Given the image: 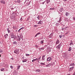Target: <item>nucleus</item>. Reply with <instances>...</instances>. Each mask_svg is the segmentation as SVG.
Instances as JSON below:
<instances>
[{
    "mask_svg": "<svg viewBox=\"0 0 75 75\" xmlns=\"http://www.w3.org/2000/svg\"><path fill=\"white\" fill-rule=\"evenodd\" d=\"M14 52L16 54H19V50L16 49L14 51Z\"/></svg>",
    "mask_w": 75,
    "mask_h": 75,
    "instance_id": "nucleus-1",
    "label": "nucleus"
},
{
    "mask_svg": "<svg viewBox=\"0 0 75 75\" xmlns=\"http://www.w3.org/2000/svg\"><path fill=\"white\" fill-rule=\"evenodd\" d=\"M11 19H13V18H15V15H14V14H12L11 16Z\"/></svg>",
    "mask_w": 75,
    "mask_h": 75,
    "instance_id": "nucleus-2",
    "label": "nucleus"
},
{
    "mask_svg": "<svg viewBox=\"0 0 75 75\" xmlns=\"http://www.w3.org/2000/svg\"><path fill=\"white\" fill-rule=\"evenodd\" d=\"M11 37L12 38H16V36L14 35V34L12 33L11 35Z\"/></svg>",
    "mask_w": 75,
    "mask_h": 75,
    "instance_id": "nucleus-3",
    "label": "nucleus"
},
{
    "mask_svg": "<svg viewBox=\"0 0 75 75\" xmlns=\"http://www.w3.org/2000/svg\"><path fill=\"white\" fill-rule=\"evenodd\" d=\"M61 45L60 44L58 45V46L56 47V48L57 49H58V50H59L60 49V48H61Z\"/></svg>",
    "mask_w": 75,
    "mask_h": 75,
    "instance_id": "nucleus-4",
    "label": "nucleus"
},
{
    "mask_svg": "<svg viewBox=\"0 0 75 75\" xmlns=\"http://www.w3.org/2000/svg\"><path fill=\"white\" fill-rule=\"evenodd\" d=\"M37 60L38 62H39V60H38V58H36V59H33V60H32V62H34V61H35Z\"/></svg>",
    "mask_w": 75,
    "mask_h": 75,
    "instance_id": "nucleus-5",
    "label": "nucleus"
},
{
    "mask_svg": "<svg viewBox=\"0 0 75 75\" xmlns=\"http://www.w3.org/2000/svg\"><path fill=\"white\" fill-rule=\"evenodd\" d=\"M52 60V58L51 57H49L47 59V61H51Z\"/></svg>",
    "mask_w": 75,
    "mask_h": 75,
    "instance_id": "nucleus-6",
    "label": "nucleus"
},
{
    "mask_svg": "<svg viewBox=\"0 0 75 75\" xmlns=\"http://www.w3.org/2000/svg\"><path fill=\"white\" fill-rule=\"evenodd\" d=\"M27 61H28L27 59H23L22 61V62H27Z\"/></svg>",
    "mask_w": 75,
    "mask_h": 75,
    "instance_id": "nucleus-7",
    "label": "nucleus"
},
{
    "mask_svg": "<svg viewBox=\"0 0 75 75\" xmlns=\"http://www.w3.org/2000/svg\"><path fill=\"white\" fill-rule=\"evenodd\" d=\"M71 42L70 43V45H71V46H72V47H73V45H74V44H73V42H72V40H71Z\"/></svg>",
    "mask_w": 75,
    "mask_h": 75,
    "instance_id": "nucleus-8",
    "label": "nucleus"
},
{
    "mask_svg": "<svg viewBox=\"0 0 75 75\" xmlns=\"http://www.w3.org/2000/svg\"><path fill=\"white\" fill-rule=\"evenodd\" d=\"M42 24V21H40L38 23V24Z\"/></svg>",
    "mask_w": 75,
    "mask_h": 75,
    "instance_id": "nucleus-9",
    "label": "nucleus"
},
{
    "mask_svg": "<svg viewBox=\"0 0 75 75\" xmlns=\"http://www.w3.org/2000/svg\"><path fill=\"white\" fill-rule=\"evenodd\" d=\"M8 34H6L4 35V37L5 38H7L8 37Z\"/></svg>",
    "mask_w": 75,
    "mask_h": 75,
    "instance_id": "nucleus-10",
    "label": "nucleus"
},
{
    "mask_svg": "<svg viewBox=\"0 0 75 75\" xmlns=\"http://www.w3.org/2000/svg\"><path fill=\"white\" fill-rule=\"evenodd\" d=\"M45 55H43L42 56V59L43 60H45Z\"/></svg>",
    "mask_w": 75,
    "mask_h": 75,
    "instance_id": "nucleus-11",
    "label": "nucleus"
},
{
    "mask_svg": "<svg viewBox=\"0 0 75 75\" xmlns=\"http://www.w3.org/2000/svg\"><path fill=\"white\" fill-rule=\"evenodd\" d=\"M45 63H42V62H41L40 63V65H45Z\"/></svg>",
    "mask_w": 75,
    "mask_h": 75,
    "instance_id": "nucleus-12",
    "label": "nucleus"
},
{
    "mask_svg": "<svg viewBox=\"0 0 75 75\" xmlns=\"http://www.w3.org/2000/svg\"><path fill=\"white\" fill-rule=\"evenodd\" d=\"M1 3H3V4H5L6 3L5 2V1H1Z\"/></svg>",
    "mask_w": 75,
    "mask_h": 75,
    "instance_id": "nucleus-13",
    "label": "nucleus"
},
{
    "mask_svg": "<svg viewBox=\"0 0 75 75\" xmlns=\"http://www.w3.org/2000/svg\"><path fill=\"white\" fill-rule=\"evenodd\" d=\"M59 42V40H57L56 42V44H58Z\"/></svg>",
    "mask_w": 75,
    "mask_h": 75,
    "instance_id": "nucleus-14",
    "label": "nucleus"
},
{
    "mask_svg": "<svg viewBox=\"0 0 75 75\" xmlns=\"http://www.w3.org/2000/svg\"><path fill=\"white\" fill-rule=\"evenodd\" d=\"M39 34H40V33H37L35 36V37H36L38 35H39Z\"/></svg>",
    "mask_w": 75,
    "mask_h": 75,
    "instance_id": "nucleus-15",
    "label": "nucleus"
},
{
    "mask_svg": "<svg viewBox=\"0 0 75 75\" xmlns=\"http://www.w3.org/2000/svg\"><path fill=\"white\" fill-rule=\"evenodd\" d=\"M36 72H40V71H41V70H40L38 69H37V70H36Z\"/></svg>",
    "mask_w": 75,
    "mask_h": 75,
    "instance_id": "nucleus-16",
    "label": "nucleus"
},
{
    "mask_svg": "<svg viewBox=\"0 0 75 75\" xmlns=\"http://www.w3.org/2000/svg\"><path fill=\"white\" fill-rule=\"evenodd\" d=\"M66 16H69V13L67 12L66 13Z\"/></svg>",
    "mask_w": 75,
    "mask_h": 75,
    "instance_id": "nucleus-17",
    "label": "nucleus"
},
{
    "mask_svg": "<svg viewBox=\"0 0 75 75\" xmlns=\"http://www.w3.org/2000/svg\"><path fill=\"white\" fill-rule=\"evenodd\" d=\"M18 3H21V1L20 0H18L17 1Z\"/></svg>",
    "mask_w": 75,
    "mask_h": 75,
    "instance_id": "nucleus-18",
    "label": "nucleus"
},
{
    "mask_svg": "<svg viewBox=\"0 0 75 75\" xmlns=\"http://www.w3.org/2000/svg\"><path fill=\"white\" fill-rule=\"evenodd\" d=\"M17 36L18 37V38H19V40H21V37L20 36H19L18 35Z\"/></svg>",
    "mask_w": 75,
    "mask_h": 75,
    "instance_id": "nucleus-19",
    "label": "nucleus"
},
{
    "mask_svg": "<svg viewBox=\"0 0 75 75\" xmlns=\"http://www.w3.org/2000/svg\"><path fill=\"white\" fill-rule=\"evenodd\" d=\"M17 42L15 41V42H13V44H17Z\"/></svg>",
    "mask_w": 75,
    "mask_h": 75,
    "instance_id": "nucleus-20",
    "label": "nucleus"
},
{
    "mask_svg": "<svg viewBox=\"0 0 75 75\" xmlns=\"http://www.w3.org/2000/svg\"><path fill=\"white\" fill-rule=\"evenodd\" d=\"M21 67V66H17V69H20V67Z\"/></svg>",
    "mask_w": 75,
    "mask_h": 75,
    "instance_id": "nucleus-21",
    "label": "nucleus"
},
{
    "mask_svg": "<svg viewBox=\"0 0 75 75\" xmlns=\"http://www.w3.org/2000/svg\"><path fill=\"white\" fill-rule=\"evenodd\" d=\"M50 2V0H47V3H49V2Z\"/></svg>",
    "mask_w": 75,
    "mask_h": 75,
    "instance_id": "nucleus-22",
    "label": "nucleus"
},
{
    "mask_svg": "<svg viewBox=\"0 0 75 75\" xmlns=\"http://www.w3.org/2000/svg\"><path fill=\"white\" fill-rule=\"evenodd\" d=\"M70 65L71 66H73V65H74V63H71L70 64Z\"/></svg>",
    "mask_w": 75,
    "mask_h": 75,
    "instance_id": "nucleus-23",
    "label": "nucleus"
},
{
    "mask_svg": "<svg viewBox=\"0 0 75 75\" xmlns=\"http://www.w3.org/2000/svg\"><path fill=\"white\" fill-rule=\"evenodd\" d=\"M46 67H50V64H48L47 65H46Z\"/></svg>",
    "mask_w": 75,
    "mask_h": 75,
    "instance_id": "nucleus-24",
    "label": "nucleus"
},
{
    "mask_svg": "<svg viewBox=\"0 0 75 75\" xmlns=\"http://www.w3.org/2000/svg\"><path fill=\"white\" fill-rule=\"evenodd\" d=\"M4 70V68H2L1 69V71H3Z\"/></svg>",
    "mask_w": 75,
    "mask_h": 75,
    "instance_id": "nucleus-25",
    "label": "nucleus"
},
{
    "mask_svg": "<svg viewBox=\"0 0 75 75\" xmlns=\"http://www.w3.org/2000/svg\"><path fill=\"white\" fill-rule=\"evenodd\" d=\"M29 55H30L29 54H26V56L27 57H28V56H29Z\"/></svg>",
    "mask_w": 75,
    "mask_h": 75,
    "instance_id": "nucleus-26",
    "label": "nucleus"
},
{
    "mask_svg": "<svg viewBox=\"0 0 75 75\" xmlns=\"http://www.w3.org/2000/svg\"><path fill=\"white\" fill-rule=\"evenodd\" d=\"M40 42L41 44H43V43L44 42V41H43V40H41Z\"/></svg>",
    "mask_w": 75,
    "mask_h": 75,
    "instance_id": "nucleus-27",
    "label": "nucleus"
},
{
    "mask_svg": "<svg viewBox=\"0 0 75 75\" xmlns=\"http://www.w3.org/2000/svg\"><path fill=\"white\" fill-rule=\"evenodd\" d=\"M35 47H36V48H39V46H38V45H36Z\"/></svg>",
    "mask_w": 75,
    "mask_h": 75,
    "instance_id": "nucleus-28",
    "label": "nucleus"
},
{
    "mask_svg": "<svg viewBox=\"0 0 75 75\" xmlns=\"http://www.w3.org/2000/svg\"><path fill=\"white\" fill-rule=\"evenodd\" d=\"M71 50V47L69 48V50H68L69 51H70Z\"/></svg>",
    "mask_w": 75,
    "mask_h": 75,
    "instance_id": "nucleus-29",
    "label": "nucleus"
},
{
    "mask_svg": "<svg viewBox=\"0 0 75 75\" xmlns=\"http://www.w3.org/2000/svg\"><path fill=\"white\" fill-rule=\"evenodd\" d=\"M10 68H11V69H13V67L12 66H11Z\"/></svg>",
    "mask_w": 75,
    "mask_h": 75,
    "instance_id": "nucleus-30",
    "label": "nucleus"
},
{
    "mask_svg": "<svg viewBox=\"0 0 75 75\" xmlns=\"http://www.w3.org/2000/svg\"><path fill=\"white\" fill-rule=\"evenodd\" d=\"M40 16H38L37 17V18L38 19V20H40Z\"/></svg>",
    "mask_w": 75,
    "mask_h": 75,
    "instance_id": "nucleus-31",
    "label": "nucleus"
},
{
    "mask_svg": "<svg viewBox=\"0 0 75 75\" xmlns=\"http://www.w3.org/2000/svg\"><path fill=\"white\" fill-rule=\"evenodd\" d=\"M24 28L23 27H22L19 30H23V29Z\"/></svg>",
    "mask_w": 75,
    "mask_h": 75,
    "instance_id": "nucleus-32",
    "label": "nucleus"
},
{
    "mask_svg": "<svg viewBox=\"0 0 75 75\" xmlns=\"http://www.w3.org/2000/svg\"><path fill=\"white\" fill-rule=\"evenodd\" d=\"M20 20L21 21H23V18H21Z\"/></svg>",
    "mask_w": 75,
    "mask_h": 75,
    "instance_id": "nucleus-33",
    "label": "nucleus"
},
{
    "mask_svg": "<svg viewBox=\"0 0 75 75\" xmlns=\"http://www.w3.org/2000/svg\"><path fill=\"white\" fill-rule=\"evenodd\" d=\"M74 67H71L70 68V69H71L72 70V69H74Z\"/></svg>",
    "mask_w": 75,
    "mask_h": 75,
    "instance_id": "nucleus-34",
    "label": "nucleus"
},
{
    "mask_svg": "<svg viewBox=\"0 0 75 75\" xmlns=\"http://www.w3.org/2000/svg\"><path fill=\"white\" fill-rule=\"evenodd\" d=\"M50 10H54V8H50Z\"/></svg>",
    "mask_w": 75,
    "mask_h": 75,
    "instance_id": "nucleus-35",
    "label": "nucleus"
},
{
    "mask_svg": "<svg viewBox=\"0 0 75 75\" xmlns=\"http://www.w3.org/2000/svg\"><path fill=\"white\" fill-rule=\"evenodd\" d=\"M0 52L1 53H2V52H3V51H2V50H0Z\"/></svg>",
    "mask_w": 75,
    "mask_h": 75,
    "instance_id": "nucleus-36",
    "label": "nucleus"
},
{
    "mask_svg": "<svg viewBox=\"0 0 75 75\" xmlns=\"http://www.w3.org/2000/svg\"><path fill=\"white\" fill-rule=\"evenodd\" d=\"M73 20H75V16L74 17H73Z\"/></svg>",
    "mask_w": 75,
    "mask_h": 75,
    "instance_id": "nucleus-37",
    "label": "nucleus"
},
{
    "mask_svg": "<svg viewBox=\"0 0 75 75\" xmlns=\"http://www.w3.org/2000/svg\"><path fill=\"white\" fill-rule=\"evenodd\" d=\"M59 37L60 38H62V36H61V35H59Z\"/></svg>",
    "mask_w": 75,
    "mask_h": 75,
    "instance_id": "nucleus-38",
    "label": "nucleus"
},
{
    "mask_svg": "<svg viewBox=\"0 0 75 75\" xmlns=\"http://www.w3.org/2000/svg\"><path fill=\"white\" fill-rule=\"evenodd\" d=\"M8 33H10V30H8Z\"/></svg>",
    "mask_w": 75,
    "mask_h": 75,
    "instance_id": "nucleus-39",
    "label": "nucleus"
},
{
    "mask_svg": "<svg viewBox=\"0 0 75 75\" xmlns=\"http://www.w3.org/2000/svg\"><path fill=\"white\" fill-rule=\"evenodd\" d=\"M34 27H37V25H35L34 26Z\"/></svg>",
    "mask_w": 75,
    "mask_h": 75,
    "instance_id": "nucleus-40",
    "label": "nucleus"
},
{
    "mask_svg": "<svg viewBox=\"0 0 75 75\" xmlns=\"http://www.w3.org/2000/svg\"><path fill=\"white\" fill-rule=\"evenodd\" d=\"M73 75H75V72H74V74H73Z\"/></svg>",
    "mask_w": 75,
    "mask_h": 75,
    "instance_id": "nucleus-41",
    "label": "nucleus"
},
{
    "mask_svg": "<svg viewBox=\"0 0 75 75\" xmlns=\"http://www.w3.org/2000/svg\"><path fill=\"white\" fill-rule=\"evenodd\" d=\"M15 3H17V1H15Z\"/></svg>",
    "mask_w": 75,
    "mask_h": 75,
    "instance_id": "nucleus-42",
    "label": "nucleus"
},
{
    "mask_svg": "<svg viewBox=\"0 0 75 75\" xmlns=\"http://www.w3.org/2000/svg\"><path fill=\"white\" fill-rule=\"evenodd\" d=\"M64 30V28L62 29V31H63Z\"/></svg>",
    "mask_w": 75,
    "mask_h": 75,
    "instance_id": "nucleus-43",
    "label": "nucleus"
},
{
    "mask_svg": "<svg viewBox=\"0 0 75 75\" xmlns=\"http://www.w3.org/2000/svg\"><path fill=\"white\" fill-rule=\"evenodd\" d=\"M20 29L18 30V32H20Z\"/></svg>",
    "mask_w": 75,
    "mask_h": 75,
    "instance_id": "nucleus-44",
    "label": "nucleus"
},
{
    "mask_svg": "<svg viewBox=\"0 0 75 75\" xmlns=\"http://www.w3.org/2000/svg\"><path fill=\"white\" fill-rule=\"evenodd\" d=\"M62 10H63V8H61Z\"/></svg>",
    "mask_w": 75,
    "mask_h": 75,
    "instance_id": "nucleus-45",
    "label": "nucleus"
},
{
    "mask_svg": "<svg viewBox=\"0 0 75 75\" xmlns=\"http://www.w3.org/2000/svg\"><path fill=\"white\" fill-rule=\"evenodd\" d=\"M38 59H40V58H39V59H38Z\"/></svg>",
    "mask_w": 75,
    "mask_h": 75,
    "instance_id": "nucleus-46",
    "label": "nucleus"
},
{
    "mask_svg": "<svg viewBox=\"0 0 75 75\" xmlns=\"http://www.w3.org/2000/svg\"><path fill=\"white\" fill-rule=\"evenodd\" d=\"M64 0V1H67V0Z\"/></svg>",
    "mask_w": 75,
    "mask_h": 75,
    "instance_id": "nucleus-47",
    "label": "nucleus"
},
{
    "mask_svg": "<svg viewBox=\"0 0 75 75\" xmlns=\"http://www.w3.org/2000/svg\"><path fill=\"white\" fill-rule=\"evenodd\" d=\"M67 75H70V74H67Z\"/></svg>",
    "mask_w": 75,
    "mask_h": 75,
    "instance_id": "nucleus-48",
    "label": "nucleus"
},
{
    "mask_svg": "<svg viewBox=\"0 0 75 75\" xmlns=\"http://www.w3.org/2000/svg\"><path fill=\"white\" fill-rule=\"evenodd\" d=\"M41 50H44V49H41Z\"/></svg>",
    "mask_w": 75,
    "mask_h": 75,
    "instance_id": "nucleus-49",
    "label": "nucleus"
},
{
    "mask_svg": "<svg viewBox=\"0 0 75 75\" xmlns=\"http://www.w3.org/2000/svg\"><path fill=\"white\" fill-rule=\"evenodd\" d=\"M68 34V33H66L65 34Z\"/></svg>",
    "mask_w": 75,
    "mask_h": 75,
    "instance_id": "nucleus-50",
    "label": "nucleus"
},
{
    "mask_svg": "<svg viewBox=\"0 0 75 75\" xmlns=\"http://www.w3.org/2000/svg\"><path fill=\"white\" fill-rule=\"evenodd\" d=\"M0 57H1V55L0 54Z\"/></svg>",
    "mask_w": 75,
    "mask_h": 75,
    "instance_id": "nucleus-51",
    "label": "nucleus"
}]
</instances>
